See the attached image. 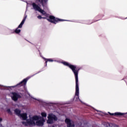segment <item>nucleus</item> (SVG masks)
Segmentation results:
<instances>
[{
	"label": "nucleus",
	"instance_id": "10",
	"mask_svg": "<svg viewBox=\"0 0 127 127\" xmlns=\"http://www.w3.org/2000/svg\"><path fill=\"white\" fill-rule=\"evenodd\" d=\"M103 125L105 127H119L117 125H110L109 123H104Z\"/></svg>",
	"mask_w": 127,
	"mask_h": 127
},
{
	"label": "nucleus",
	"instance_id": "22",
	"mask_svg": "<svg viewBox=\"0 0 127 127\" xmlns=\"http://www.w3.org/2000/svg\"><path fill=\"white\" fill-rule=\"evenodd\" d=\"M37 101H39V100H37Z\"/></svg>",
	"mask_w": 127,
	"mask_h": 127
},
{
	"label": "nucleus",
	"instance_id": "12",
	"mask_svg": "<svg viewBox=\"0 0 127 127\" xmlns=\"http://www.w3.org/2000/svg\"><path fill=\"white\" fill-rule=\"evenodd\" d=\"M29 78H27L24 79L22 82H21L19 83V85H21V86H22L23 85H26V82L28 80Z\"/></svg>",
	"mask_w": 127,
	"mask_h": 127
},
{
	"label": "nucleus",
	"instance_id": "9",
	"mask_svg": "<svg viewBox=\"0 0 127 127\" xmlns=\"http://www.w3.org/2000/svg\"><path fill=\"white\" fill-rule=\"evenodd\" d=\"M65 123L67 125V127H74V123L70 119L66 118L65 120Z\"/></svg>",
	"mask_w": 127,
	"mask_h": 127
},
{
	"label": "nucleus",
	"instance_id": "2",
	"mask_svg": "<svg viewBox=\"0 0 127 127\" xmlns=\"http://www.w3.org/2000/svg\"><path fill=\"white\" fill-rule=\"evenodd\" d=\"M63 64L64 65H65V66H68L69 68H70L72 71L73 72L74 74V76L75 77V82H76V86H75V96H78L77 97L78 100L80 101V99H79V85L78 84V70H76V66L74 65H72L70 64H69V63L67 62H63Z\"/></svg>",
	"mask_w": 127,
	"mask_h": 127
},
{
	"label": "nucleus",
	"instance_id": "19",
	"mask_svg": "<svg viewBox=\"0 0 127 127\" xmlns=\"http://www.w3.org/2000/svg\"><path fill=\"white\" fill-rule=\"evenodd\" d=\"M111 115H114V114H111Z\"/></svg>",
	"mask_w": 127,
	"mask_h": 127
},
{
	"label": "nucleus",
	"instance_id": "13",
	"mask_svg": "<svg viewBox=\"0 0 127 127\" xmlns=\"http://www.w3.org/2000/svg\"><path fill=\"white\" fill-rule=\"evenodd\" d=\"M115 116H124V115H126V113H122L121 112H116L114 114Z\"/></svg>",
	"mask_w": 127,
	"mask_h": 127
},
{
	"label": "nucleus",
	"instance_id": "7",
	"mask_svg": "<svg viewBox=\"0 0 127 127\" xmlns=\"http://www.w3.org/2000/svg\"><path fill=\"white\" fill-rule=\"evenodd\" d=\"M11 97L13 101H16L19 98H20V95L18 93L12 92L11 93Z\"/></svg>",
	"mask_w": 127,
	"mask_h": 127
},
{
	"label": "nucleus",
	"instance_id": "5",
	"mask_svg": "<svg viewBox=\"0 0 127 127\" xmlns=\"http://www.w3.org/2000/svg\"><path fill=\"white\" fill-rule=\"evenodd\" d=\"M32 6H33L34 9H35V10H37L38 11H39V12H41V13H42V14H44V15H45L46 14V12H45V11L41 9L40 7L38 6V5H37L36 4H35V3H33Z\"/></svg>",
	"mask_w": 127,
	"mask_h": 127
},
{
	"label": "nucleus",
	"instance_id": "3",
	"mask_svg": "<svg viewBox=\"0 0 127 127\" xmlns=\"http://www.w3.org/2000/svg\"><path fill=\"white\" fill-rule=\"evenodd\" d=\"M48 124H53L55 121H57V117L52 114H49L48 116Z\"/></svg>",
	"mask_w": 127,
	"mask_h": 127
},
{
	"label": "nucleus",
	"instance_id": "8",
	"mask_svg": "<svg viewBox=\"0 0 127 127\" xmlns=\"http://www.w3.org/2000/svg\"><path fill=\"white\" fill-rule=\"evenodd\" d=\"M36 1L37 2H40L42 5L43 7L45 8V7H46V5H47V2L48 1V0H36Z\"/></svg>",
	"mask_w": 127,
	"mask_h": 127
},
{
	"label": "nucleus",
	"instance_id": "15",
	"mask_svg": "<svg viewBox=\"0 0 127 127\" xmlns=\"http://www.w3.org/2000/svg\"><path fill=\"white\" fill-rule=\"evenodd\" d=\"M15 32L16 33H19V32H20V29H18V28H17L15 30Z\"/></svg>",
	"mask_w": 127,
	"mask_h": 127
},
{
	"label": "nucleus",
	"instance_id": "1",
	"mask_svg": "<svg viewBox=\"0 0 127 127\" xmlns=\"http://www.w3.org/2000/svg\"><path fill=\"white\" fill-rule=\"evenodd\" d=\"M41 116H35L29 119L26 120L22 122V124L25 127L28 126H38L41 127L43 126L45 122V118H46L47 114L45 112H42Z\"/></svg>",
	"mask_w": 127,
	"mask_h": 127
},
{
	"label": "nucleus",
	"instance_id": "4",
	"mask_svg": "<svg viewBox=\"0 0 127 127\" xmlns=\"http://www.w3.org/2000/svg\"><path fill=\"white\" fill-rule=\"evenodd\" d=\"M16 115L18 116L20 119H22L24 121H25L27 119V115L26 113L20 114V110L18 109H15L14 111Z\"/></svg>",
	"mask_w": 127,
	"mask_h": 127
},
{
	"label": "nucleus",
	"instance_id": "18",
	"mask_svg": "<svg viewBox=\"0 0 127 127\" xmlns=\"http://www.w3.org/2000/svg\"><path fill=\"white\" fill-rule=\"evenodd\" d=\"M1 122H2V119L0 118V123H1Z\"/></svg>",
	"mask_w": 127,
	"mask_h": 127
},
{
	"label": "nucleus",
	"instance_id": "6",
	"mask_svg": "<svg viewBox=\"0 0 127 127\" xmlns=\"http://www.w3.org/2000/svg\"><path fill=\"white\" fill-rule=\"evenodd\" d=\"M48 21H50V22H52V23H56L57 21L60 20V21H63L64 20H59L58 18H55V17L53 16H50L49 17V18L47 19Z\"/></svg>",
	"mask_w": 127,
	"mask_h": 127
},
{
	"label": "nucleus",
	"instance_id": "16",
	"mask_svg": "<svg viewBox=\"0 0 127 127\" xmlns=\"http://www.w3.org/2000/svg\"><path fill=\"white\" fill-rule=\"evenodd\" d=\"M7 112L8 114H11V111H10V109H7Z\"/></svg>",
	"mask_w": 127,
	"mask_h": 127
},
{
	"label": "nucleus",
	"instance_id": "20",
	"mask_svg": "<svg viewBox=\"0 0 127 127\" xmlns=\"http://www.w3.org/2000/svg\"><path fill=\"white\" fill-rule=\"evenodd\" d=\"M0 127H1V125H0Z\"/></svg>",
	"mask_w": 127,
	"mask_h": 127
},
{
	"label": "nucleus",
	"instance_id": "21",
	"mask_svg": "<svg viewBox=\"0 0 127 127\" xmlns=\"http://www.w3.org/2000/svg\"><path fill=\"white\" fill-rule=\"evenodd\" d=\"M43 18H45V17H43Z\"/></svg>",
	"mask_w": 127,
	"mask_h": 127
},
{
	"label": "nucleus",
	"instance_id": "14",
	"mask_svg": "<svg viewBox=\"0 0 127 127\" xmlns=\"http://www.w3.org/2000/svg\"><path fill=\"white\" fill-rule=\"evenodd\" d=\"M47 61H49V62H53V60H52V59H47V61H46V65H47Z\"/></svg>",
	"mask_w": 127,
	"mask_h": 127
},
{
	"label": "nucleus",
	"instance_id": "17",
	"mask_svg": "<svg viewBox=\"0 0 127 127\" xmlns=\"http://www.w3.org/2000/svg\"><path fill=\"white\" fill-rule=\"evenodd\" d=\"M38 18H39V19H41V18H42V17H41V16L39 15L38 16Z\"/></svg>",
	"mask_w": 127,
	"mask_h": 127
},
{
	"label": "nucleus",
	"instance_id": "11",
	"mask_svg": "<svg viewBox=\"0 0 127 127\" xmlns=\"http://www.w3.org/2000/svg\"><path fill=\"white\" fill-rule=\"evenodd\" d=\"M26 17H27V16H26L24 17V18H23V20L22 21V22H21V23L20 24V25L18 26V28H21V27H22V25H23V24H24V22L26 19Z\"/></svg>",
	"mask_w": 127,
	"mask_h": 127
}]
</instances>
